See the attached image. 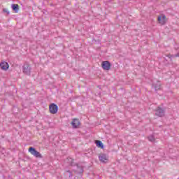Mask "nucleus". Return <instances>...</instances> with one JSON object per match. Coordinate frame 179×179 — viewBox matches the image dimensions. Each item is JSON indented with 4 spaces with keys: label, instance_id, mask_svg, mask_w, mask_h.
Here are the masks:
<instances>
[{
    "label": "nucleus",
    "instance_id": "f257e3e1",
    "mask_svg": "<svg viewBox=\"0 0 179 179\" xmlns=\"http://www.w3.org/2000/svg\"><path fill=\"white\" fill-rule=\"evenodd\" d=\"M29 152L31 153V155H32V156H34V157H38L39 159L43 157V155H41V154L33 147H30L29 148Z\"/></svg>",
    "mask_w": 179,
    "mask_h": 179
},
{
    "label": "nucleus",
    "instance_id": "f03ea898",
    "mask_svg": "<svg viewBox=\"0 0 179 179\" xmlns=\"http://www.w3.org/2000/svg\"><path fill=\"white\" fill-rule=\"evenodd\" d=\"M22 72L23 73H24L25 75H28L30 76V73H31V68L30 67V65L25 64L23 66L22 68Z\"/></svg>",
    "mask_w": 179,
    "mask_h": 179
},
{
    "label": "nucleus",
    "instance_id": "7ed1b4c3",
    "mask_svg": "<svg viewBox=\"0 0 179 179\" xmlns=\"http://www.w3.org/2000/svg\"><path fill=\"white\" fill-rule=\"evenodd\" d=\"M49 110L51 114H57L58 113V106L55 103H51L49 106Z\"/></svg>",
    "mask_w": 179,
    "mask_h": 179
},
{
    "label": "nucleus",
    "instance_id": "20e7f679",
    "mask_svg": "<svg viewBox=\"0 0 179 179\" xmlns=\"http://www.w3.org/2000/svg\"><path fill=\"white\" fill-rule=\"evenodd\" d=\"M102 68L104 71H110L111 69V63L108 61L102 62Z\"/></svg>",
    "mask_w": 179,
    "mask_h": 179
},
{
    "label": "nucleus",
    "instance_id": "39448f33",
    "mask_svg": "<svg viewBox=\"0 0 179 179\" xmlns=\"http://www.w3.org/2000/svg\"><path fill=\"white\" fill-rule=\"evenodd\" d=\"M157 20L159 22V23H160V24H166V15H161L160 16H159L157 17Z\"/></svg>",
    "mask_w": 179,
    "mask_h": 179
},
{
    "label": "nucleus",
    "instance_id": "423d86ee",
    "mask_svg": "<svg viewBox=\"0 0 179 179\" xmlns=\"http://www.w3.org/2000/svg\"><path fill=\"white\" fill-rule=\"evenodd\" d=\"M155 115L158 117H164V110L160 107H158L156 110Z\"/></svg>",
    "mask_w": 179,
    "mask_h": 179
},
{
    "label": "nucleus",
    "instance_id": "0eeeda50",
    "mask_svg": "<svg viewBox=\"0 0 179 179\" xmlns=\"http://www.w3.org/2000/svg\"><path fill=\"white\" fill-rule=\"evenodd\" d=\"M100 162L102 163H106L108 161V157L106 154H101L99 156Z\"/></svg>",
    "mask_w": 179,
    "mask_h": 179
},
{
    "label": "nucleus",
    "instance_id": "6e6552de",
    "mask_svg": "<svg viewBox=\"0 0 179 179\" xmlns=\"http://www.w3.org/2000/svg\"><path fill=\"white\" fill-rule=\"evenodd\" d=\"M0 66L3 71H8L9 69V64L6 62H1Z\"/></svg>",
    "mask_w": 179,
    "mask_h": 179
},
{
    "label": "nucleus",
    "instance_id": "1a4fd4ad",
    "mask_svg": "<svg viewBox=\"0 0 179 179\" xmlns=\"http://www.w3.org/2000/svg\"><path fill=\"white\" fill-rule=\"evenodd\" d=\"M80 124V122L78 119H73L71 122V125L73 126V128H78L79 125Z\"/></svg>",
    "mask_w": 179,
    "mask_h": 179
},
{
    "label": "nucleus",
    "instance_id": "9d476101",
    "mask_svg": "<svg viewBox=\"0 0 179 179\" xmlns=\"http://www.w3.org/2000/svg\"><path fill=\"white\" fill-rule=\"evenodd\" d=\"M11 8L13 11H15V13H19V5L18 4H12Z\"/></svg>",
    "mask_w": 179,
    "mask_h": 179
},
{
    "label": "nucleus",
    "instance_id": "9b49d317",
    "mask_svg": "<svg viewBox=\"0 0 179 179\" xmlns=\"http://www.w3.org/2000/svg\"><path fill=\"white\" fill-rule=\"evenodd\" d=\"M95 143L97 148H100L101 149H104V145H103V143L101 141L96 140L95 141Z\"/></svg>",
    "mask_w": 179,
    "mask_h": 179
},
{
    "label": "nucleus",
    "instance_id": "f8f14e48",
    "mask_svg": "<svg viewBox=\"0 0 179 179\" xmlns=\"http://www.w3.org/2000/svg\"><path fill=\"white\" fill-rule=\"evenodd\" d=\"M153 86L155 87V90H160V87L162 86V83H160V81H157L156 84H153Z\"/></svg>",
    "mask_w": 179,
    "mask_h": 179
},
{
    "label": "nucleus",
    "instance_id": "ddd939ff",
    "mask_svg": "<svg viewBox=\"0 0 179 179\" xmlns=\"http://www.w3.org/2000/svg\"><path fill=\"white\" fill-rule=\"evenodd\" d=\"M76 171L78 174H82V173H83V166H79L78 164H77V171Z\"/></svg>",
    "mask_w": 179,
    "mask_h": 179
},
{
    "label": "nucleus",
    "instance_id": "4468645a",
    "mask_svg": "<svg viewBox=\"0 0 179 179\" xmlns=\"http://www.w3.org/2000/svg\"><path fill=\"white\" fill-rule=\"evenodd\" d=\"M169 58H177L179 57V52H178L176 55H169Z\"/></svg>",
    "mask_w": 179,
    "mask_h": 179
},
{
    "label": "nucleus",
    "instance_id": "2eb2a0df",
    "mask_svg": "<svg viewBox=\"0 0 179 179\" xmlns=\"http://www.w3.org/2000/svg\"><path fill=\"white\" fill-rule=\"evenodd\" d=\"M148 138L150 142H155V136L153 135L149 136Z\"/></svg>",
    "mask_w": 179,
    "mask_h": 179
},
{
    "label": "nucleus",
    "instance_id": "dca6fc26",
    "mask_svg": "<svg viewBox=\"0 0 179 179\" xmlns=\"http://www.w3.org/2000/svg\"><path fill=\"white\" fill-rule=\"evenodd\" d=\"M69 162L70 163V166H73V159L69 158Z\"/></svg>",
    "mask_w": 179,
    "mask_h": 179
},
{
    "label": "nucleus",
    "instance_id": "f3484780",
    "mask_svg": "<svg viewBox=\"0 0 179 179\" xmlns=\"http://www.w3.org/2000/svg\"><path fill=\"white\" fill-rule=\"evenodd\" d=\"M66 173H69V177H72V172L71 171H67Z\"/></svg>",
    "mask_w": 179,
    "mask_h": 179
},
{
    "label": "nucleus",
    "instance_id": "a211bd4d",
    "mask_svg": "<svg viewBox=\"0 0 179 179\" xmlns=\"http://www.w3.org/2000/svg\"><path fill=\"white\" fill-rule=\"evenodd\" d=\"M3 12H6L7 13H9V11H8V10L6 9H3Z\"/></svg>",
    "mask_w": 179,
    "mask_h": 179
}]
</instances>
